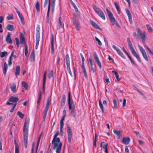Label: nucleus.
Masks as SVG:
<instances>
[{"mask_svg": "<svg viewBox=\"0 0 153 153\" xmlns=\"http://www.w3.org/2000/svg\"><path fill=\"white\" fill-rule=\"evenodd\" d=\"M95 39L96 41H97V42L98 43V45H99L101 46L102 45V43L100 41V40L96 36L95 37Z\"/></svg>", "mask_w": 153, "mask_h": 153, "instance_id": "53", "label": "nucleus"}, {"mask_svg": "<svg viewBox=\"0 0 153 153\" xmlns=\"http://www.w3.org/2000/svg\"><path fill=\"white\" fill-rule=\"evenodd\" d=\"M20 42L21 44H24L25 55L26 56H27L28 53V47L27 44L26 43L24 36L22 33H20Z\"/></svg>", "mask_w": 153, "mask_h": 153, "instance_id": "6", "label": "nucleus"}, {"mask_svg": "<svg viewBox=\"0 0 153 153\" xmlns=\"http://www.w3.org/2000/svg\"><path fill=\"white\" fill-rule=\"evenodd\" d=\"M99 16L103 20H105V14L103 12H102V13L99 15Z\"/></svg>", "mask_w": 153, "mask_h": 153, "instance_id": "48", "label": "nucleus"}, {"mask_svg": "<svg viewBox=\"0 0 153 153\" xmlns=\"http://www.w3.org/2000/svg\"><path fill=\"white\" fill-rule=\"evenodd\" d=\"M90 23L92 26L95 29L100 30L99 26L93 20H90Z\"/></svg>", "mask_w": 153, "mask_h": 153, "instance_id": "23", "label": "nucleus"}, {"mask_svg": "<svg viewBox=\"0 0 153 153\" xmlns=\"http://www.w3.org/2000/svg\"><path fill=\"white\" fill-rule=\"evenodd\" d=\"M45 82H43V86H42V90L43 93H44L45 92Z\"/></svg>", "mask_w": 153, "mask_h": 153, "instance_id": "59", "label": "nucleus"}, {"mask_svg": "<svg viewBox=\"0 0 153 153\" xmlns=\"http://www.w3.org/2000/svg\"><path fill=\"white\" fill-rule=\"evenodd\" d=\"M92 7L95 10V12L99 15L103 11L100 8L97 7L95 5H92Z\"/></svg>", "mask_w": 153, "mask_h": 153, "instance_id": "14", "label": "nucleus"}, {"mask_svg": "<svg viewBox=\"0 0 153 153\" xmlns=\"http://www.w3.org/2000/svg\"><path fill=\"white\" fill-rule=\"evenodd\" d=\"M133 132L135 133L137 137H138L140 138H141V135L138 131H134Z\"/></svg>", "mask_w": 153, "mask_h": 153, "instance_id": "52", "label": "nucleus"}, {"mask_svg": "<svg viewBox=\"0 0 153 153\" xmlns=\"http://www.w3.org/2000/svg\"><path fill=\"white\" fill-rule=\"evenodd\" d=\"M40 33L39 30H38L37 31L36 33V43H39V42L40 40Z\"/></svg>", "mask_w": 153, "mask_h": 153, "instance_id": "22", "label": "nucleus"}, {"mask_svg": "<svg viewBox=\"0 0 153 153\" xmlns=\"http://www.w3.org/2000/svg\"><path fill=\"white\" fill-rule=\"evenodd\" d=\"M19 18L20 19L21 21V22L22 23V24L24 25L25 22H24V19L23 17H20V18Z\"/></svg>", "mask_w": 153, "mask_h": 153, "instance_id": "61", "label": "nucleus"}, {"mask_svg": "<svg viewBox=\"0 0 153 153\" xmlns=\"http://www.w3.org/2000/svg\"><path fill=\"white\" fill-rule=\"evenodd\" d=\"M54 36L53 34L51 36V53L53 54L54 52Z\"/></svg>", "mask_w": 153, "mask_h": 153, "instance_id": "13", "label": "nucleus"}, {"mask_svg": "<svg viewBox=\"0 0 153 153\" xmlns=\"http://www.w3.org/2000/svg\"><path fill=\"white\" fill-rule=\"evenodd\" d=\"M146 26L149 32H152L153 29L149 25H146Z\"/></svg>", "mask_w": 153, "mask_h": 153, "instance_id": "43", "label": "nucleus"}, {"mask_svg": "<svg viewBox=\"0 0 153 153\" xmlns=\"http://www.w3.org/2000/svg\"><path fill=\"white\" fill-rule=\"evenodd\" d=\"M115 76L117 81H119L120 80V78L119 77V75L118 73L115 75Z\"/></svg>", "mask_w": 153, "mask_h": 153, "instance_id": "62", "label": "nucleus"}, {"mask_svg": "<svg viewBox=\"0 0 153 153\" xmlns=\"http://www.w3.org/2000/svg\"><path fill=\"white\" fill-rule=\"evenodd\" d=\"M46 71H45L44 74L43 82H45Z\"/></svg>", "mask_w": 153, "mask_h": 153, "instance_id": "55", "label": "nucleus"}, {"mask_svg": "<svg viewBox=\"0 0 153 153\" xmlns=\"http://www.w3.org/2000/svg\"><path fill=\"white\" fill-rule=\"evenodd\" d=\"M130 140V139L129 137H125L123 138L122 142L124 144L126 145H127L129 143Z\"/></svg>", "mask_w": 153, "mask_h": 153, "instance_id": "21", "label": "nucleus"}, {"mask_svg": "<svg viewBox=\"0 0 153 153\" xmlns=\"http://www.w3.org/2000/svg\"><path fill=\"white\" fill-rule=\"evenodd\" d=\"M7 69V65L6 62H5L4 64V67L3 68V73L4 75L6 74V71Z\"/></svg>", "mask_w": 153, "mask_h": 153, "instance_id": "29", "label": "nucleus"}, {"mask_svg": "<svg viewBox=\"0 0 153 153\" xmlns=\"http://www.w3.org/2000/svg\"><path fill=\"white\" fill-rule=\"evenodd\" d=\"M17 114L18 115L19 117L22 119L24 117V114L22 113L20 111H18L17 112Z\"/></svg>", "mask_w": 153, "mask_h": 153, "instance_id": "33", "label": "nucleus"}, {"mask_svg": "<svg viewBox=\"0 0 153 153\" xmlns=\"http://www.w3.org/2000/svg\"><path fill=\"white\" fill-rule=\"evenodd\" d=\"M106 11L109 19L112 23V25L113 26L114 25H116L118 28H120L121 27L120 25L117 22L116 20L111 12L107 8L106 9Z\"/></svg>", "mask_w": 153, "mask_h": 153, "instance_id": "5", "label": "nucleus"}, {"mask_svg": "<svg viewBox=\"0 0 153 153\" xmlns=\"http://www.w3.org/2000/svg\"><path fill=\"white\" fill-rule=\"evenodd\" d=\"M29 121L27 122L25 121L24 123L23 131L24 134V143L25 148H27V140L28 137V129L29 124Z\"/></svg>", "mask_w": 153, "mask_h": 153, "instance_id": "3", "label": "nucleus"}, {"mask_svg": "<svg viewBox=\"0 0 153 153\" xmlns=\"http://www.w3.org/2000/svg\"><path fill=\"white\" fill-rule=\"evenodd\" d=\"M114 5L116 9L117 10V13L118 14H120V8L119 6L118 5L116 2H114Z\"/></svg>", "mask_w": 153, "mask_h": 153, "instance_id": "37", "label": "nucleus"}, {"mask_svg": "<svg viewBox=\"0 0 153 153\" xmlns=\"http://www.w3.org/2000/svg\"><path fill=\"white\" fill-rule=\"evenodd\" d=\"M41 137H40V136H39V138H38V142H37V146H36V153H37V149H38V146H39V142H40Z\"/></svg>", "mask_w": 153, "mask_h": 153, "instance_id": "51", "label": "nucleus"}, {"mask_svg": "<svg viewBox=\"0 0 153 153\" xmlns=\"http://www.w3.org/2000/svg\"><path fill=\"white\" fill-rule=\"evenodd\" d=\"M36 8L38 12H39L40 11L39 3L38 1H37L35 5Z\"/></svg>", "mask_w": 153, "mask_h": 153, "instance_id": "34", "label": "nucleus"}, {"mask_svg": "<svg viewBox=\"0 0 153 153\" xmlns=\"http://www.w3.org/2000/svg\"><path fill=\"white\" fill-rule=\"evenodd\" d=\"M82 72L84 74L85 76L87 78H88L87 75L86 73V72L85 70V68L84 65L82 66Z\"/></svg>", "mask_w": 153, "mask_h": 153, "instance_id": "32", "label": "nucleus"}, {"mask_svg": "<svg viewBox=\"0 0 153 153\" xmlns=\"http://www.w3.org/2000/svg\"><path fill=\"white\" fill-rule=\"evenodd\" d=\"M67 132L68 134V140L69 143H71L72 137V133L71 128L68 124L67 125Z\"/></svg>", "mask_w": 153, "mask_h": 153, "instance_id": "8", "label": "nucleus"}, {"mask_svg": "<svg viewBox=\"0 0 153 153\" xmlns=\"http://www.w3.org/2000/svg\"><path fill=\"white\" fill-rule=\"evenodd\" d=\"M19 98L17 97H14L12 96L10 97L8 99V101L6 102V104L7 105H11L14 104L16 103L17 104V101H18Z\"/></svg>", "mask_w": 153, "mask_h": 153, "instance_id": "7", "label": "nucleus"}, {"mask_svg": "<svg viewBox=\"0 0 153 153\" xmlns=\"http://www.w3.org/2000/svg\"><path fill=\"white\" fill-rule=\"evenodd\" d=\"M6 41L7 43L10 44H12V41L10 38V34L9 33H8L6 38Z\"/></svg>", "mask_w": 153, "mask_h": 153, "instance_id": "17", "label": "nucleus"}, {"mask_svg": "<svg viewBox=\"0 0 153 153\" xmlns=\"http://www.w3.org/2000/svg\"><path fill=\"white\" fill-rule=\"evenodd\" d=\"M108 143H105L104 142H102L101 143L100 147L102 148L103 147L104 149L105 150V153H108Z\"/></svg>", "mask_w": 153, "mask_h": 153, "instance_id": "16", "label": "nucleus"}, {"mask_svg": "<svg viewBox=\"0 0 153 153\" xmlns=\"http://www.w3.org/2000/svg\"><path fill=\"white\" fill-rule=\"evenodd\" d=\"M15 75L17 76L19 74L20 71V67L19 65H16V67Z\"/></svg>", "mask_w": 153, "mask_h": 153, "instance_id": "25", "label": "nucleus"}, {"mask_svg": "<svg viewBox=\"0 0 153 153\" xmlns=\"http://www.w3.org/2000/svg\"><path fill=\"white\" fill-rule=\"evenodd\" d=\"M65 62L67 65H70V58L68 54L65 56Z\"/></svg>", "mask_w": 153, "mask_h": 153, "instance_id": "28", "label": "nucleus"}, {"mask_svg": "<svg viewBox=\"0 0 153 153\" xmlns=\"http://www.w3.org/2000/svg\"><path fill=\"white\" fill-rule=\"evenodd\" d=\"M15 9H16V13H17L18 14V16H19V17L20 18V17H22L21 15V13H20V12L18 10V9H17V8H16V7H15Z\"/></svg>", "mask_w": 153, "mask_h": 153, "instance_id": "58", "label": "nucleus"}, {"mask_svg": "<svg viewBox=\"0 0 153 153\" xmlns=\"http://www.w3.org/2000/svg\"><path fill=\"white\" fill-rule=\"evenodd\" d=\"M126 13L128 16V19L130 22L131 23L132 22V16L131 13L130 12L129 10L128 9L126 10Z\"/></svg>", "mask_w": 153, "mask_h": 153, "instance_id": "18", "label": "nucleus"}, {"mask_svg": "<svg viewBox=\"0 0 153 153\" xmlns=\"http://www.w3.org/2000/svg\"><path fill=\"white\" fill-rule=\"evenodd\" d=\"M30 58L31 61L33 62L35 60V55L34 50L31 52V53L30 55Z\"/></svg>", "mask_w": 153, "mask_h": 153, "instance_id": "26", "label": "nucleus"}, {"mask_svg": "<svg viewBox=\"0 0 153 153\" xmlns=\"http://www.w3.org/2000/svg\"><path fill=\"white\" fill-rule=\"evenodd\" d=\"M73 24L77 30L78 31L80 30V27L79 26L80 23L78 22L77 21H73Z\"/></svg>", "mask_w": 153, "mask_h": 153, "instance_id": "20", "label": "nucleus"}, {"mask_svg": "<svg viewBox=\"0 0 153 153\" xmlns=\"http://www.w3.org/2000/svg\"><path fill=\"white\" fill-rule=\"evenodd\" d=\"M113 131L114 133L116 135L117 138L118 139H119L120 138L121 135L120 131L114 130Z\"/></svg>", "mask_w": 153, "mask_h": 153, "instance_id": "30", "label": "nucleus"}, {"mask_svg": "<svg viewBox=\"0 0 153 153\" xmlns=\"http://www.w3.org/2000/svg\"><path fill=\"white\" fill-rule=\"evenodd\" d=\"M70 1L72 5L75 8L76 11L77 12L78 11V9L77 7H76V5L73 2V1L71 0H70Z\"/></svg>", "mask_w": 153, "mask_h": 153, "instance_id": "38", "label": "nucleus"}, {"mask_svg": "<svg viewBox=\"0 0 153 153\" xmlns=\"http://www.w3.org/2000/svg\"><path fill=\"white\" fill-rule=\"evenodd\" d=\"M62 18L60 16L59 19L58 28L60 29L63 27V23L61 21Z\"/></svg>", "mask_w": 153, "mask_h": 153, "instance_id": "27", "label": "nucleus"}, {"mask_svg": "<svg viewBox=\"0 0 153 153\" xmlns=\"http://www.w3.org/2000/svg\"><path fill=\"white\" fill-rule=\"evenodd\" d=\"M7 53L6 51H4L0 53V56L3 58L5 56L7 55Z\"/></svg>", "mask_w": 153, "mask_h": 153, "instance_id": "42", "label": "nucleus"}, {"mask_svg": "<svg viewBox=\"0 0 153 153\" xmlns=\"http://www.w3.org/2000/svg\"><path fill=\"white\" fill-rule=\"evenodd\" d=\"M113 102L114 105V108H117L118 103L116 100L115 99H114L113 100Z\"/></svg>", "mask_w": 153, "mask_h": 153, "instance_id": "39", "label": "nucleus"}, {"mask_svg": "<svg viewBox=\"0 0 153 153\" xmlns=\"http://www.w3.org/2000/svg\"><path fill=\"white\" fill-rule=\"evenodd\" d=\"M15 42L16 45L18 48L19 46V39L16 37L15 38Z\"/></svg>", "mask_w": 153, "mask_h": 153, "instance_id": "50", "label": "nucleus"}, {"mask_svg": "<svg viewBox=\"0 0 153 153\" xmlns=\"http://www.w3.org/2000/svg\"><path fill=\"white\" fill-rule=\"evenodd\" d=\"M13 26L12 25H8L6 27L7 30L10 31L13 30Z\"/></svg>", "mask_w": 153, "mask_h": 153, "instance_id": "31", "label": "nucleus"}, {"mask_svg": "<svg viewBox=\"0 0 153 153\" xmlns=\"http://www.w3.org/2000/svg\"><path fill=\"white\" fill-rule=\"evenodd\" d=\"M45 1L48 2V1H49L48 5V12L47 13V23H49L50 20L49 19V13L50 11V4H51V0H45Z\"/></svg>", "mask_w": 153, "mask_h": 153, "instance_id": "12", "label": "nucleus"}, {"mask_svg": "<svg viewBox=\"0 0 153 153\" xmlns=\"http://www.w3.org/2000/svg\"><path fill=\"white\" fill-rule=\"evenodd\" d=\"M16 105V103H15V104H13V107L10 110V112L12 113L13 112Z\"/></svg>", "mask_w": 153, "mask_h": 153, "instance_id": "56", "label": "nucleus"}, {"mask_svg": "<svg viewBox=\"0 0 153 153\" xmlns=\"http://www.w3.org/2000/svg\"><path fill=\"white\" fill-rule=\"evenodd\" d=\"M138 47L140 50V52H141L143 56V57L145 60L146 61H148L149 60V59H148L147 54L144 49L142 47H141L139 45H138Z\"/></svg>", "mask_w": 153, "mask_h": 153, "instance_id": "10", "label": "nucleus"}, {"mask_svg": "<svg viewBox=\"0 0 153 153\" xmlns=\"http://www.w3.org/2000/svg\"><path fill=\"white\" fill-rule=\"evenodd\" d=\"M112 47L117 51V52L119 50V49L115 45H113Z\"/></svg>", "mask_w": 153, "mask_h": 153, "instance_id": "64", "label": "nucleus"}, {"mask_svg": "<svg viewBox=\"0 0 153 153\" xmlns=\"http://www.w3.org/2000/svg\"><path fill=\"white\" fill-rule=\"evenodd\" d=\"M59 131H57L54 135L53 139L52 141V144H53V149L56 148V153H60L62 147V143L60 142V139L56 137L59 134Z\"/></svg>", "mask_w": 153, "mask_h": 153, "instance_id": "1", "label": "nucleus"}, {"mask_svg": "<svg viewBox=\"0 0 153 153\" xmlns=\"http://www.w3.org/2000/svg\"><path fill=\"white\" fill-rule=\"evenodd\" d=\"M16 87V85L14 83L10 85V88L11 91L13 93H16V92L17 90Z\"/></svg>", "mask_w": 153, "mask_h": 153, "instance_id": "24", "label": "nucleus"}, {"mask_svg": "<svg viewBox=\"0 0 153 153\" xmlns=\"http://www.w3.org/2000/svg\"><path fill=\"white\" fill-rule=\"evenodd\" d=\"M49 100L48 99L47 100L46 106L45 107L44 112V116H43V118H44V121L45 120V119L46 118L47 114V111L49 109Z\"/></svg>", "mask_w": 153, "mask_h": 153, "instance_id": "11", "label": "nucleus"}, {"mask_svg": "<svg viewBox=\"0 0 153 153\" xmlns=\"http://www.w3.org/2000/svg\"><path fill=\"white\" fill-rule=\"evenodd\" d=\"M67 68L69 74L70 75L72 76V74L71 70L70 65H67Z\"/></svg>", "mask_w": 153, "mask_h": 153, "instance_id": "45", "label": "nucleus"}, {"mask_svg": "<svg viewBox=\"0 0 153 153\" xmlns=\"http://www.w3.org/2000/svg\"><path fill=\"white\" fill-rule=\"evenodd\" d=\"M46 71H45L44 74L43 82H45Z\"/></svg>", "mask_w": 153, "mask_h": 153, "instance_id": "54", "label": "nucleus"}, {"mask_svg": "<svg viewBox=\"0 0 153 153\" xmlns=\"http://www.w3.org/2000/svg\"><path fill=\"white\" fill-rule=\"evenodd\" d=\"M15 144V153H19V151L18 147L16 143V140H14Z\"/></svg>", "mask_w": 153, "mask_h": 153, "instance_id": "41", "label": "nucleus"}, {"mask_svg": "<svg viewBox=\"0 0 153 153\" xmlns=\"http://www.w3.org/2000/svg\"><path fill=\"white\" fill-rule=\"evenodd\" d=\"M99 106L101 111H102V113H103L104 112L103 111V107L102 104V102L100 100H99Z\"/></svg>", "mask_w": 153, "mask_h": 153, "instance_id": "40", "label": "nucleus"}, {"mask_svg": "<svg viewBox=\"0 0 153 153\" xmlns=\"http://www.w3.org/2000/svg\"><path fill=\"white\" fill-rule=\"evenodd\" d=\"M41 93H42V92H40V94H39V96L38 98V99L37 101V104L38 105L40 103L41 99L42 97Z\"/></svg>", "mask_w": 153, "mask_h": 153, "instance_id": "49", "label": "nucleus"}, {"mask_svg": "<svg viewBox=\"0 0 153 153\" xmlns=\"http://www.w3.org/2000/svg\"><path fill=\"white\" fill-rule=\"evenodd\" d=\"M6 19L7 20H10V19H14L13 15L12 14L9 15L7 16L6 17Z\"/></svg>", "mask_w": 153, "mask_h": 153, "instance_id": "46", "label": "nucleus"}, {"mask_svg": "<svg viewBox=\"0 0 153 153\" xmlns=\"http://www.w3.org/2000/svg\"><path fill=\"white\" fill-rule=\"evenodd\" d=\"M117 52L119 55H120L124 59H125L126 58L125 56H124L123 53L121 51L120 49Z\"/></svg>", "mask_w": 153, "mask_h": 153, "instance_id": "36", "label": "nucleus"}, {"mask_svg": "<svg viewBox=\"0 0 153 153\" xmlns=\"http://www.w3.org/2000/svg\"><path fill=\"white\" fill-rule=\"evenodd\" d=\"M145 47L146 48L147 50L149 51L150 54L153 56V52L150 50L149 48L146 46Z\"/></svg>", "mask_w": 153, "mask_h": 153, "instance_id": "60", "label": "nucleus"}, {"mask_svg": "<svg viewBox=\"0 0 153 153\" xmlns=\"http://www.w3.org/2000/svg\"><path fill=\"white\" fill-rule=\"evenodd\" d=\"M89 62H90L91 66H93L92 59L91 57H90L89 58Z\"/></svg>", "mask_w": 153, "mask_h": 153, "instance_id": "57", "label": "nucleus"}, {"mask_svg": "<svg viewBox=\"0 0 153 153\" xmlns=\"http://www.w3.org/2000/svg\"><path fill=\"white\" fill-rule=\"evenodd\" d=\"M136 30L139 36L142 39V41L144 42L146 39V35L145 32H144L143 33L141 29L139 28H137Z\"/></svg>", "mask_w": 153, "mask_h": 153, "instance_id": "9", "label": "nucleus"}, {"mask_svg": "<svg viewBox=\"0 0 153 153\" xmlns=\"http://www.w3.org/2000/svg\"><path fill=\"white\" fill-rule=\"evenodd\" d=\"M94 58L97 65L100 68H101L102 66L101 63L99 61L98 56L95 52L94 54Z\"/></svg>", "mask_w": 153, "mask_h": 153, "instance_id": "15", "label": "nucleus"}, {"mask_svg": "<svg viewBox=\"0 0 153 153\" xmlns=\"http://www.w3.org/2000/svg\"><path fill=\"white\" fill-rule=\"evenodd\" d=\"M22 86H23L26 90L28 89V85L25 81H22Z\"/></svg>", "mask_w": 153, "mask_h": 153, "instance_id": "35", "label": "nucleus"}, {"mask_svg": "<svg viewBox=\"0 0 153 153\" xmlns=\"http://www.w3.org/2000/svg\"><path fill=\"white\" fill-rule=\"evenodd\" d=\"M14 51H12V52L11 55L9 58V60H12V57L13 56V54Z\"/></svg>", "mask_w": 153, "mask_h": 153, "instance_id": "63", "label": "nucleus"}, {"mask_svg": "<svg viewBox=\"0 0 153 153\" xmlns=\"http://www.w3.org/2000/svg\"><path fill=\"white\" fill-rule=\"evenodd\" d=\"M66 100V96L65 94H63L62 98L60 102L61 105V106H64L65 104Z\"/></svg>", "mask_w": 153, "mask_h": 153, "instance_id": "19", "label": "nucleus"}, {"mask_svg": "<svg viewBox=\"0 0 153 153\" xmlns=\"http://www.w3.org/2000/svg\"><path fill=\"white\" fill-rule=\"evenodd\" d=\"M53 71H51L48 75V78L50 79L51 77L53 76Z\"/></svg>", "mask_w": 153, "mask_h": 153, "instance_id": "44", "label": "nucleus"}, {"mask_svg": "<svg viewBox=\"0 0 153 153\" xmlns=\"http://www.w3.org/2000/svg\"><path fill=\"white\" fill-rule=\"evenodd\" d=\"M127 41L128 43V46L130 49V51L131 52L133 55L135 56L137 59V60L139 62H141V60L139 57V55L136 52L134 49L131 42L130 39L129 37H128L127 39Z\"/></svg>", "mask_w": 153, "mask_h": 153, "instance_id": "4", "label": "nucleus"}, {"mask_svg": "<svg viewBox=\"0 0 153 153\" xmlns=\"http://www.w3.org/2000/svg\"><path fill=\"white\" fill-rule=\"evenodd\" d=\"M68 103L69 108L70 110L71 113L74 118H75L76 114L75 111V105L73 100L71 98L70 92H69L68 93Z\"/></svg>", "mask_w": 153, "mask_h": 153, "instance_id": "2", "label": "nucleus"}, {"mask_svg": "<svg viewBox=\"0 0 153 153\" xmlns=\"http://www.w3.org/2000/svg\"><path fill=\"white\" fill-rule=\"evenodd\" d=\"M134 90L137 91L138 93H139L142 96H143L144 94L142 93V92L137 87L135 86H134Z\"/></svg>", "mask_w": 153, "mask_h": 153, "instance_id": "47", "label": "nucleus"}]
</instances>
